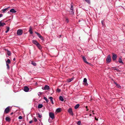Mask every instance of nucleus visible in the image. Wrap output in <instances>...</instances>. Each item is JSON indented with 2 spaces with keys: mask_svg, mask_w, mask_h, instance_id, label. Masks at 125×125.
<instances>
[{
  "mask_svg": "<svg viewBox=\"0 0 125 125\" xmlns=\"http://www.w3.org/2000/svg\"><path fill=\"white\" fill-rule=\"evenodd\" d=\"M10 7H8V8H5L4 9H3L2 10V11L3 12H4L6 10H7L8 9V8H9Z\"/></svg>",
  "mask_w": 125,
  "mask_h": 125,
  "instance_id": "nucleus-27",
  "label": "nucleus"
},
{
  "mask_svg": "<svg viewBox=\"0 0 125 125\" xmlns=\"http://www.w3.org/2000/svg\"><path fill=\"white\" fill-rule=\"evenodd\" d=\"M118 62L119 63L123 64V62H122V60L121 57H119L118 60Z\"/></svg>",
  "mask_w": 125,
  "mask_h": 125,
  "instance_id": "nucleus-15",
  "label": "nucleus"
},
{
  "mask_svg": "<svg viewBox=\"0 0 125 125\" xmlns=\"http://www.w3.org/2000/svg\"><path fill=\"white\" fill-rule=\"evenodd\" d=\"M111 60V56L110 55H108L106 58V62L107 63H110Z\"/></svg>",
  "mask_w": 125,
  "mask_h": 125,
  "instance_id": "nucleus-1",
  "label": "nucleus"
},
{
  "mask_svg": "<svg viewBox=\"0 0 125 125\" xmlns=\"http://www.w3.org/2000/svg\"><path fill=\"white\" fill-rule=\"evenodd\" d=\"M42 89L44 90H48L49 89V87L47 85H45L44 88H42Z\"/></svg>",
  "mask_w": 125,
  "mask_h": 125,
  "instance_id": "nucleus-9",
  "label": "nucleus"
},
{
  "mask_svg": "<svg viewBox=\"0 0 125 125\" xmlns=\"http://www.w3.org/2000/svg\"><path fill=\"white\" fill-rule=\"evenodd\" d=\"M6 64H9L10 62V60L9 59H7V61H6Z\"/></svg>",
  "mask_w": 125,
  "mask_h": 125,
  "instance_id": "nucleus-22",
  "label": "nucleus"
},
{
  "mask_svg": "<svg viewBox=\"0 0 125 125\" xmlns=\"http://www.w3.org/2000/svg\"><path fill=\"white\" fill-rule=\"evenodd\" d=\"M29 90V88L27 86H25L24 88V90L25 92H28Z\"/></svg>",
  "mask_w": 125,
  "mask_h": 125,
  "instance_id": "nucleus-10",
  "label": "nucleus"
},
{
  "mask_svg": "<svg viewBox=\"0 0 125 125\" xmlns=\"http://www.w3.org/2000/svg\"><path fill=\"white\" fill-rule=\"evenodd\" d=\"M49 99L51 101V100H53V98L52 97H49Z\"/></svg>",
  "mask_w": 125,
  "mask_h": 125,
  "instance_id": "nucleus-40",
  "label": "nucleus"
},
{
  "mask_svg": "<svg viewBox=\"0 0 125 125\" xmlns=\"http://www.w3.org/2000/svg\"><path fill=\"white\" fill-rule=\"evenodd\" d=\"M36 46L39 49L41 50L42 49V47L39 43L36 45Z\"/></svg>",
  "mask_w": 125,
  "mask_h": 125,
  "instance_id": "nucleus-14",
  "label": "nucleus"
},
{
  "mask_svg": "<svg viewBox=\"0 0 125 125\" xmlns=\"http://www.w3.org/2000/svg\"><path fill=\"white\" fill-rule=\"evenodd\" d=\"M51 101V103L52 104H53V100H52Z\"/></svg>",
  "mask_w": 125,
  "mask_h": 125,
  "instance_id": "nucleus-46",
  "label": "nucleus"
},
{
  "mask_svg": "<svg viewBox=\"0 0 125 125\" xmlns=\"http://www.w3.org/2000/svg\"><path fill=\"white\" fill-rule=\"evenodd\" d=\"M42 93L41 92H39L38 93V95H39L41 94Z\"/></svg>",
  "mask_w": 125,
  "mask_h": 125,
  "instance_id": "nucleus-42",
  "label": "nucleus"
},
{
  "mask_svg": "<svg viewBox=\"0 0 125 125\" xmlns=\"http://www.w3.org/2000/svg\"><path fill=\"white\" fill-rule=\"evenodd\" d=\"M101 22H102V25H103V22H102V21Z\"/></svg>",
  "mask_w": 125,
  "mask_h": 125,
  "instance_id": "nucleus-50",
  "label": "nucleus"
},
{
  "mask_svg": "<svg viewBox=\"0 0 125 125\" xmlns=\"http://www.w3.org/2000/svg\"><path fill=\"white\" fill-rule=\"evenodd\" d=\"M33 121L32 120H31L29 121V123L30 124H31L32 122Z\"/></svg>",
  "mask_w": 125,
  "mask_h": 125,
  "instance_id": "nucleus-44",
  "label": "nucleus"
},
{
  "mask_svg": "<svg viewBox=\"0 0 125 125\" xmlns=\"http://www.w3.org/2000/svg\"><path fill=\"white\" fill-rule=\"evenodd\" d=\"M65 22H66L67 23H68L69 22V20L66 17L65 18Z\"/></svg>",
  "mask_w": 125,
  "mask_h": 125,
  "instance_id": "nucleus-26",
  "label": "nucleus"
},
{
  "mask_svg": "<svg viewBox=\"0 0 125 125\" xmlns=\"http://www.w3.org/2000/svg\"><path fill=\"white\" fill-rule=\"evenodd\" d=\"M96 120L97 121L98 120V119H96Z\"/></svg>",
  "mask_w": 125,
  "mask_h": 125,
  "instance_id": "nucleus-52",
  "label": "nucleus"
},
{
  "mask_svg": "<svg viewBox=\"0 0 125 125\" xmlns=\"http://www.w3.org/2000/svg\"><path fill=\"white\" fill-rule=\"evenodd\" d=\"M31 63L34 66H36V63L35 62H32Z\"/></svg>",
  "mask_w": 125,
  "mask_h": 125,
  "instance_id": "nucleus-32",
  "label": "nucleus"
},
{
  "mask_svg": "<svg viewBox=\"0 0 125 125\" xmlns=\"http://www.w3.org/2000/svg\"><path fill=\"white\" fill-rule=\"evenodd\" d=\"M85 1L87 3H88L89 4H90V0H85Z\"/></svg>",
  "mask_w": 125,
  "mask_h": 125,
  "instance_id": "nucleus-35",
  "label": "nucleus"
},
{
  "mask_svg": "<svg viewBox=\"0 0 125 125\" xmlns=\"http://www.w3.org/2000/svg\"><path fill=\"white\" fill-rule=\"evenodd\" d=\"M15 60V58H14L13 59V60L14 61Z\"/></svg>",
  "mask_w": 125,
  "mask_h": 125,
  "instance_id": "nucleus-47",
  "label": "nucleus"
},
{
  "mask_svg": "<svg viewBox=\"0 0 125 125\" xmlns=\"http://www.w3.org/2000/svg\"><path fill=\"white\" fill-rule=\"evenodd\" d=\"M13 114V113H11L10 114L11 115H12V114Z\"/></svg>",
  "mask_w": 125,
  "mask_h": 125,
  "instance_id": "nucleus-49",
  "label": "nucleus"
},
{
  "mask_svg": "<svg viewBox=\"0 0 125 125\" xmlns=\"http://www.w3.org/2000/svg\"><path fill=\"white\" fill-rule=\"evenodd\" d=\"M43 107V105L42 104H40L38 105V107L39 108H41Z\"/></svg>",
  "mask_w": 125,
  "mask_h": 125,
  "instance_id": "nucleus-21",
  "label": "nucleus"
},
{
  "mask_svg": "<svg viewBox=\"0 0 125 125\" xmlns=\"http://www.w3.org/2000/svg\"><path fill=\"white\" fill-rule=\"evenodd\" d=\"M82 58L83 59V61L86 63L87 64H90V63L87 62L86 61V59L85 57L83 56H82Z\"/></svg>",
  "mask_w": 125,
  "mask_h": 125,
  "instance_id": "nucleus-5",
  "label": "nucleus"
},
{
  "mask_svg": "<svg viewBox=\"0 0 125 125\" xmlns=\"http://www.w3.org/2000/svg\"><path fill=\"white\" fill-rule=\"evenodd\" d=\"M63 101H64V99H63Z\"/></svg>",
  "mask_w": 125,
  "mask_h": 125,
  "instance_id": "nucleus-55",
  "label": "nucleus"
},
{
  "mask_svg": "<svg viewBox=\"0 0 125 125\" xmlns=\"http://www.w3.org/2000/svg\"><path fill=\"white\" fill-rule=\"evenodd\" d=\"M61 110V108H57L56 110V111L57 112H60Z\"/></svg>",
  "mask_w": 125,
  "mask_h": 125,
  "instance_id": "nucleus-25",
  "label": "nucleus"
},
{
  "mask_svg": "<svg viewBox=\"0 0 125 125\" xmlns=\"http://www.w3.org/2000/svg\"><path fill=\"white\" fill-rule=\"evenodd\" d=\"M68 112L72 116H73V115L74 114L71 108H69L68 110Z\"/></svg>",
  "mask_w": 125,
  "mask_h": 125,
  "instance_id": "nucleus-6",
  "label": "nucleus"
},
{
  "mask_svg": "<svg viewBox=\"0 0 125 125\" xmlns=\"http://www.w3.org/2000/svg\"><path fill=\"white\" fill-rule=\"evenodd\" d=\"M6 29H7V30L5 31L6 33H7L9 31V30H10V28L9 27H7L6 28Z\"/></svg>",
  "mask_w": 125,
  "mask_h": 125,
  "instance_id": "nucleus-28",
  "label": "nucleus"
},
{
  "mask_svg": "<svg viewBox=\"0 0 125 125\" xmlns=\"http://www.w3.org/2000/svg\"><path fill=\"white\" fill-rule=\"evenodd\" d=\"M11 54L10 52L8 51L7 50V54L9 56H10Z\"/></svg>",
  "mask_w": 125,
  "mask_h": 125,
  "instance_id": "nucleus-30",
  "label": "nucleus"
},
{
  "mask_svg": "<svg viewBox=\"0 0 125 125\" xmlns=\"http://www.w3.org/2000/svg\"><path fill=\"white\" fill-rule=\"evenodd\" d=\"M49 116L52 119H53L54 117V114L52 112L49 113Z\"/></svg>",
  "mask_w": 125,
  "mask_h": 125,
  "instance_id": "nucleus-4",
  "label": "nucleus"
},
{
  "mask_svg": "<svg viewBox=\"0 0 125 125\" xmlns=\"http://www.w3.org/2000/svg\"><path fill=\"white\" fill-rule=\"evenodd\" d=\"M10 108H11L9 106L7 107L5 109L4 111V113L6 114L8 113L10 111Z\"/></svg>",
  "mask_w": 125,
  "mask_h": 125,
  "instance_id": "nucleus-3",
  "label": "nucleus"
},
{
  "mask_svg": "<svg viewBox=\"0 0 125 125\" xmlns=\"http://www.w3.org/2000/svg\"><path fill=\"white\" fill-rule=\"evenodd\" d=\"M73 79V78H72L71 79H69L67 80V82H70L72 81Z\"/></svg>",
  "mask_w": 125,
  "mask_h": 125,
  "instance_id": "nucleus-23",
  "label": "nucleus"
},
{
  "mask_svg": "<svg viewBox=\"0 0 125 125\" xmlns=\"http://www.w3.org/2000/svg\"><path fill=\"white\" fill-rule=\"evenodd\" d=\"M71 10L70 11V12L71 14L74 15V10Z\"/></svg>",
  "mask_w": 125,
  "mask_h": 125,
  "instance_id": "nucleus-20",
  "label": "nucleus"
},
{
  "mask_svg": "<svg viewBox=\"0 0 125 125\" xmlns=\"http://www.w3.org/2000/svg\"><path fill=\"white\" fill-rule=\"evenodd\" d=\"M117 57V56L116 54L113 53V56L112 58L113 61H114L116 60Z\"/></svg>",
  "mask_w": 125,
  "mask_h": 125,
  "instance_id": "nucleus-8",
  "label": "nucleus"
},
{
  "mask_svg": "<svg viewBox=\"0 0 125 125\" xmlns=\"http://www.w3.org/2000/svg\"><path fill=\"white\" fill-rule=\"evenodd\" d=\"M59 99L60 100L62 101V96H60L59 97Z\"/></svg>",
  "mask_w": 125,
  "mask_h": 125,
  "instance_id": "nucleus-34",
  "label": "nucleus"
},
{
  "mask_svg": "<svg viewBox=\"0 0 125 125\" xmlns=\"http://www.w3.org/2000/svg\"><path fill=\"white\" fill-rule=\"evenodd\" d=\"M32 42L33 43L36 45L39 43L36 40H33Z\"/></svg>",
  "mask_w": 125,
  "mask_h": 125,
  "instance_id": "nucleus-13",
  "label": "nucleus"
},
{
  "mask_svg": "<svg viewBox=\"0 0 125 125\" xmlns=\"http://www.w3.org/2000/svg\"><path fill=\"white\" fill-rule=\"evenodd\" d=\"M116 85V86L119 88H121V86L119 84H117L115 82L114 83Z\"/></svg>",
  "mask_w": 125,
  "mask_h": 125,
  "instance_id": "nucleus-18",
  "label": "nucleus"
},
{
  "mask_svg": "<svg viewBox=\"0 0 125 125\" xmlns=\"http://www.w3.org/2000/svg\"><path fill=\"white\" fill-rule=\"evenodd\" d=\"M6 121H10V118L9 117H6Z\"/></svg>",
  "mask_w": 125,
  "mask_h": 125,
  "instance_id": "nucleus-29",
  "label": "nucleus"
},
{
  "mask_svg": "<svg viewBox=\"0 0 125 125\" xmlns=\"http://www.w3.org/2000/svg\"><path fill=\"white\" fill-rule=\"evenodd\" d=\"M83 82L84 83L85 85L86 86L88 85V83H87V80L86 78H84L83 80Z\"/></svg>",
  "mask_w": 125,
  "mask_h": 125,
  "instance_id": "nucleus-12",
  "label": "nucleus"
},
{
  "mask_svg": "<svg viewBox=\"0 0 125 125\" xmlns=\"http://www.w3.org/2000/svg\"><path fill=\"white\" fill-rule=\"evenodd\" d=\"M80 104H76L74 106V108L75 109H77L79 107Z\"/></svg>",
  "mask_w": 125,
  "mask_h": 125,
  "instance_id": "nucleus-19",
  "label": "nucleus"
},
{
  "mask_svg": "<svg viewBox=\"0 0 125 125\" xmlns=\"http://www.w3.org/2000/svg\"><path fill=\"white\" fill-rule=\"evenodd\" d=\"M93 112V111H92V113L93 114H94V113Z\"/></svg>",
  "mask_w": 125,
  "mask_h": 125,
  "instance_id": "nucleus-48",
  "label": "nucleus"
},
{
  "mask_svg": "<svg viewBox=\"0 0 125 125\" xmlns=\"http://www.w3.org/2000/svg\"><path fill=\"white\" fill-rule=\"evenodd\" d=\"M6 66H7V69H9L10 68V67L8 65V64H6Z\"/></svg>",
  "mask_w": 125,
  "mask_h": 125,
  "instance_id": "nucleus-38",
  "label": "nucleus"
},
{
  "mask_svg": "<svg viewBox=\"0 0 125 125\" xmlns=\"http://www.w3.org/2000/svg\"><path fill=\"white\" fill-rule=\"evenodd\" d=\"M3 15L2 14H0V18L2 17Z\"/></svg>",
  "mask_w": 125,
  "mask_h": 125,
  "instance_id": "nucleus-45",
  "label": "nucleus"
},
{
  "mask_svg": "<svg viewBox=\"0 0 125 125\" xmlns=\"http://www.w3.org/2000/svg\"><path fill=\"white\" fill-rule=\"evenodd\" d=\"M114 71L116 70L117 71H119V70L118 69H117L115 68V69H114Z\"/></svg>",
  "mask_w": 125,
  "mask_h": 125,
  "instance_id": "nucleus-43",
  "label": "nucleus"
},
{
  "mask_svg": "<svg viewBox=\"0 0 125 125\" xmlns=\"http://www.w3.org/2000/svg\"><path fill=\"white\" fill-rule=\"evenodd\" d=\"M19 119H22V117L21 116H20L19 117Z\"/></svg>",
  "mask_w": 125,
  "mask_h": 125,
  "instance_id": "nucleus-41",
  "label": "nucleus"
},
{
  "mask_svg": "<svg viewBox=\"0 0 125 125\" xmlns=\"http://www.w3.org/2000/svg\"><path fill=\"white\" fill-rule=\"evenodd\" d=\"M77 124L78 125H80L81 124V121H78Z\"/></svg>",
  "mask_w": 125,
  "mask_h": 125,
  "instance_id": "nucleus-37",
  "label": "nucleus"
},
{
  "mask_svg": "<svg viewBox=\"0 0 125 125\" xmlns=\"http://www.w3.org/2000/svg\"><path fill=\"white\" fill-rule=\"evenodd\" d=\"M79 7L80 8H81V6H80H80H79Z\"/></svg>",
  "mask_w": 125,
  "mask_h": 125,
  "instance_id": "nucleus-53",
  "label": "nucleus"
},
{
  "mask_svg": "<svg viewBox=\"0 0 125 125\" xmlns=\"http://www.w3.org/2000/svg\"><path fill=\"white\" fill-rule=\"evenodd\" d=\"M79 22H80V21H79Z\"/></svg>",
  "mask_w": 125,
  "mask_h": 125,
  "instance_id": "nucleus-57",
  "label": "nucleus"
},
{
  "mask_svg": "<svg viewBox=\"0 0 125 125\" xmlns=\"http://www.w3.org/2000/svg\"><path fill=\"white\" fill-rule=\"evenodd\" d=\"M2 21H0V27H3L6 25V24L5 23L2 22Z\"/></svg>",
  "mask_w": 125,
  "mask_h": 125,
  "instance_id": "nucleus-11",
  "label": "nucleus"
},
{
  "mask_svg": "<svg viewBox=\"0 0 125 125\" xmlns=\"http://www.w3.org/2000/svg\"><path fill=\"white\" fill-rule=\"evenodd\" d=\"M29 31L30 32V33L31 34H32L33 33V32L32 31V28L31 27H30L29 28Z\"/></svg>",
  "mask_w": 125,
  "mask_h": 125,
  "instance_id": "nucleus-17",
  "label": "nucleus"
},
{
  "mask_svg": "<svg viewBox=\"0 0 125 125\" xmlns=\"http://www.w3.org/2000/svg\"><path fill=\"white\" fill-rule=\"evenodd\" d=\"M60 36L61 37V35H60Z\"/></svg>",
  "mask_w": 125,
  "mask_h": 125,
  "instance_id": "nucleus-56",
  "label": "nucleus"
},
{
  "mask_svg": "<svg viewBox=\"0 0 125 125\" xmlns=\"http://www.w3.org/2000/svg\"><path fill=\"white\" fill-rule=\"evenodd\" d=\"M44 99L46 101L47 103L48 102V100L47 99V98L46 97H44Z\"/></svg>",
  "mask_w": 125,
  "mask_h": 125,
  "instance_id": "nucleus-31",
  "label": "nucleus"
},
{
  "mask_svg": "<svg viewBox=\"0 0 125 125\" xmlns=\"http://www.w3.org/2000/svg\"><path fill=\"white\" fill-rule=\"evenodd\" d=\"M90 116H91V114H90L89 115Z\"/></svg>",
  "mask_w": 125,
  "mask_h": 125,
  "instance_id": "nucleus-51",
  "label": "nucleus"
},
{
  "mask_svg": "<svg viewBox=\"0 0 125 125\" xmlns=\"http://www.w3.org/2000/svg\"><path fill=\"white\" fill-rule=\"evenodd\" d=\"M22 30L19 29L17 31V34L18 35H21L22 34Z\"/></svg>",
  "mask_w": 125,
  "mask_h": 125,
  "instance_id": "nucleus-7",
  "label": "nucleus"
},
{
  "mask_svg": "<svg viewBox=\"0 0 125 125\" xmlns=\"http://www.w3.org/2000/svg\"><path fill=\"white\" fill-rule=\"evenodd\" d=\"M35 33L37 35L38 37L42 40L43 41H44V39L43 37L39 33L36 32H35Z\"/></svg>",
  "mask_w": 125,
  "mask_h": 125,
  "instance_id": "nucleus-2",
  "label": "nucleus"
},
{
  "mask_svg": "<svg viewBox=\"0 0 125 125\" xmlns=\"http://www.w3.org/2000/svg\"><path fill=\"white\" fill-rule=\"evenodd\" d=\"M10 12L14 13H15L16 12V11L13 9H11L10 10Z\"/></svg>",
  "mask_w": 125,
  "mask_h": 125,
  "instance_id": "nucleus-16",
  "label": "nucleus"
},
{
  "mask_svg": "<svg viewBox=\"0 0 125 125\" xmlns=\"http://www.w3.org/2000/svg\"><path fill=\"white\" fill-rule=\"evenodd\" d=\"M33 120H34V121L35 122H36L37 121V120L36 119V118L35 117H34L33 118Z\"/></svg>",
  "mask_w": 125,
  "mask_h": 125,
  "instance_id": "nucleus-39",
  "label": "nucleus"
},
{
  "mask_svg": "<svg viewBox=\"0 0 125 125\" xmlns=\"http://www.w3.org/2000/svg\"><path fill=\"white\" fill-rule=\"evenodd\" d=\"M61 91V89H59L58 88L56 90V91L58 93H59Z\"/></svg>",
  "mask_w": 125,
  "mask_h": 125,
  "instance_id": "nucleus-36",
  "label": "nucleus"
},
{
  "mask_svg": "<svg viewBox=\"0 0 125 125\" xmlns=\"http://www.w3.org/2000/svg\"><path fill=\"white\" fill-rule=\"evenodd\" d=\"M48 120H49V122H50V121H49V119Z\"/></svg>",
  "mask_w": 125,
  "mask_h": 125,
  "instance_id": "nucleus-54",
  "label": "nucleus"
},
{
  "mask_svg": "<svg viewBox=\"0 0 125 125\" xmlns=\"http://www.w3.org/2000/svg\"><path fill=\"white\" fill-rule=\"evenodd\" d=\"M38 117L40 118H41L42 116L41 115L40 113H38Z\"/></svg>",
  "mask_w": 125,
  "mask_h": 125,
  "instance_id": "nucleus-33",
  "label": "nucleus"
},
{
  "mask_svg": "<svg viewBox=\"0 0 125 125\" xmlns=\"http://www.w3.org/2000/svg\"><path fill=\"white\" fill-rule=\"evenodd\" d=\"M73 4L72 2L71 4V7L70 8V10H73Z\"/></svg>",
  "mask_w": 125,
  "mask_h": 125,
  "instance_id": "nucleus-24",
  "label": "nucleus"
}]
</instances>
